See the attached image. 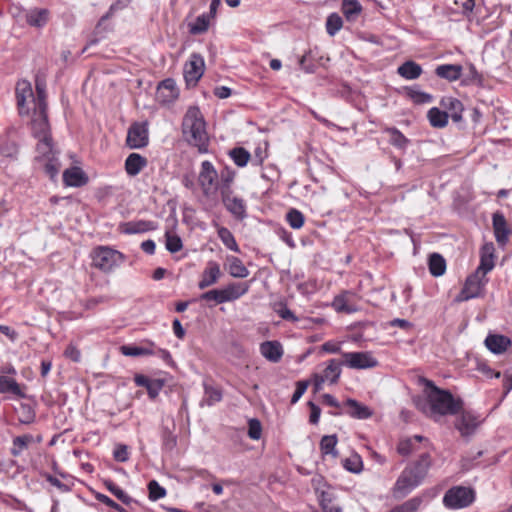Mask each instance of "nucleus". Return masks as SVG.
Here are the masks:
<instances>
[{"mask_svg": "<svg viewBox=\"0 0 512 512\" xmlns=\"http://www.w3.org/2000/svg\"><path fill=\"white\" fill-rule=\"evenodd\" d=\"M157 228V224L150 220H133L120 223L119 230L123 234L133 235L142 234L153 231Z\"/></svg>", "mask_w": 512, "mask_h": 512, "instance_id": "nucleus-17", "label": "nucleus"}, {"mask_svg": "<svg viewBox=\"0 0 512 512\" xmlns=\"http://www.w3.org/2000/svg\"><path fill=\"white\" fill-rule=\"evenodd\" d=\"M35 420V412L28 404L21 405V415L19 416V421L22 424H30Z\"/></svg>", "mask_w": 512, "mask_h": 512, "instance_id": "nucleus-61", "label": "nucleus"}, {"mask_svg": "<svg viewBox=\"0 0 512 512\" xmlns=\"http://www.w3.org/2000/svg\"><path fill=\"white\" fill-rule=\"evenodd\" d=\"M222 275L220 265L216 261H208L201 273L198 288L204 290L218 282Z\"/></svg>", "mask_w": 512, "mask_h": 512, "instance_id": "nucleus-16", "label": "nucleus"}, {"mask_svg": "<svg viewBox=\"0 0 512 512\" xmlns=\"http://www.w3.org/2000/svg\"><path fill=\"white\" fill-rule=\"evenodd\" d=\"M429 444V440L421 435L404 437L399 440L397 452L402 456H408L421 448H427Z\"/></svg>", "mask_w": 512, "mask_h": 512, "instance_id": "nucleus-14", "label": "nucleus"}, {"mask_svg": "<svg viewBox=\"0 0 512 512\" xmlns=\"http://www.w3.org/2000/svg\"><path fill=\"white\" fill-rule=\"evenodd\" d=\"M344 468L352 473H359L362 470V461L359 456L355 455L344 459Z\"/></svg>", "mask_w": 512, "mask_h": 512, "instance_id": "nucleus-60", "label": "nucleus"}, {"mask_svg": "<svg viewBox=\"0 0 512 512\" xmlns=\"http://www.w3.org/2000/svg\"><path fill=\"white\" fill-rule=\"evenodd\" d=\"M425 500L424 495L414 496L392 508L389 512H418Z\"/></svg>", "mask_w": 512, "mask_h": 512, "instance_id": "nucleus-34", "label": "nucleus"}, {"mask_svg": "<svg viewBox=\"0 0 512 512\" xmlns=\"http://www.w3.org/2000/svg\"><path fill=\"white\" fill-rule=\"evenodd\" d=\"M333 497L329 492L322 491L319 503L324 512H341V508L332 505Z\"/></svg>", "mask_w": 512, "mask_h": 512, "instance_id": "nucleus-56", "label": "nucleus"}, {"mask_svg": "<svg viewBox=\"0 0 512 512\" xmlns=\"http://www.w3.org/2000/svg\"><path fill=\"white\" fill-rule=\"evenodd\" d=\"M35 89H36L37 95L34 99V105L37 107L47 108L46 81L44 78H42L38 75L35 78Z\"/></svg>", "mask_w": 512, "mask_h": 512, "instance_id": "nucleus-46", "label": "nucleus"}, {"mask_svg": "<svg viewBox=\"0 0 512 512\" xmlns=\"http://www.w3.org/2000/svg\"><path fill=\"white\" fill-rule=\"evenodd\" d=\"M228 272L234 278H246L249 270L245 267L241 259L235 256H228Z\"/></svg>", "mask_w": 512, "mask_h": 512, "instance_id": "nucleus-35", "label": "nucleus"}, {"mask_svg": "<svg viewBox=\"0 0 512 512\" xmlns=\"http://www.w3.org/2000/svg\"><path fill=\"white\" fill-rule=\"evenodd\" d=\"M221 200L227 211L237 220L247 217V206L243 198L235 196L233 191L222 192Z\"/></svg>", "mask_w": 512, "mask_h": 512, "instance_id": "nucleus-11", "label": "nucleus"}, {"mask_svg": "<svg viewBox=\"0 0 512 512\" xmlns=\"http://www.w3.org/2000/svg\"><path fill=\"white\" fill-rule=\"evenodd\" d=\"M205 71V61L199 53H192L184 65V79L188 87H195Z\"/></svg>", "mask_w": 512, "mask_h": 512, "instance_id": "nucleus-5", "label": "nucleus"}, {"mask_svg": "<svg viewBox=\"0 0 512 512\" xmlns=\"http://www.w3.org/2000/svg\"><path fill=\"white\" fill-rule=\"evenodd\" d=\"M200 300L206 302L213 301L215 304H222L227 302L222 289H212L204 292L200 295Z\"/></svg>", "mask_w": 512, "mask_h": 512, "instance_id": "nucleus-54", "label": "nucleus"}, {"mask_svg": "<svg viewBox=\"0 0 512 512\" xmlns=\"http://www.w3.org/2000/svg\"><path fill=\"white\" fill-rule=\"evenodd\" d=\"M386 131H389L391 136H390V142L398 147L399 149H405L407 144H408V139L400 133L399 130L395 129V128H391V129H386Z\"/></svg>", "mask_w": 512, "mask_h": 512, "instance_id": "nucleus-59", "label": "nucleus"}, {"mask_svg": "<svg viewBox=\"0 0 512 512\" xmlns=\"http://www.w3.org/2000/svg\"><path fill=\"white\" fill-rule=\"evenodd\" d=\"M226 301L231 302L239 299L245 295L249 290L247 283H230L226 287L222 288Z\"/></svg>", "mask_w": 512, "mask_h": 512, "instance_id": "nucleus-33", "label": "nucleus"}, {"mask_svg": "<svg viewBox=\"0 0 512 512\" xmlns=\"http://www.w3.org/2000/svg\"><path fill=\"white\" fill-rule=\"evenodd\" d=\"M6 393H10L20 398L25 397V393L14 378L0 375V394Z\"/></svg>", "mask_w": 512, "mask_h": 512, "instance_id": "nucleus-32", "label": "nucleus"}, {"mask_svg": "<svg viewBox=\"0 0 512 512\" xmlns=\"http://www.w3.org/2000/svg\"><path fill=\"white\" fill-rule=\"evenodd\" d=\"M431 466V455L428 452H423L417 460L409 463L405 469L409 470L413 477L422 483L428 475Z\"/></svg>", "mask_w": 512, "mask_h": 512, "instance_id": "nucleus-15", "label": "nucleus"}, {"mask_svg": "<svg viewBox=\"0 0 512 512\" xmlns=\"http://www.w3.org/2000/svg\"><path fill=\"white\" fill-rule=\"evenodd\" d=\"M262 427L257 419H250L248 423V435L253 440H258L261 437Z\"/></svg>", "mask_w": 512, "mask_h": 512, "instance_id": "nucleus-64", "label": "nucleus"}, {"mask_svg": "<svg viewBox=\"0 0 512 512\" xmlns=\"http://www.w3.org/2000/svg\"><path fill=\"white\" fill-rule=\"evenodd\" d=\"M422 72L421 65L412 60L405 61L397 69V73L406 80H415L421 76Z\"/></svg>", "mask_w": 512, "mask_h": 512, "instance_id": "nucleus-31", "label": "nucleus"}, {"mask_svg": "<svg viewBox=\"0 0 512 512\" xmlns=\"http://www.w3.org/2000/svg\"><path fill=\"white\" fill-rule=\"evenodd\" d=\"M343 26V20L337 13H331L326 19V31L330 36L336 35Z\"/></svg>", "mask_w": 512, "mask_h": 512, "instance_id": "nucleus-50", "label": "nucleus"}, {"mask_svg": "<svg viewBox=\"0 0 512 512\" xmlns=\"http://www.w3.org/2000/svg\"><path fill=\"white\" fill-rule=\"evenodd\" d=\"M486 348L493 354L500 355L508 350L512 341L508 336L489 333L484 341Z\"/></svg>", "mask_w": 512, "mask_h": 512, "instance_id": "nucleus-18", "label": "nucleus"}, {"mask_svg": "<svg viewBox=\"0 0 512 512\" xmlns=\"http://www.w3.org/2000/svg\"><path fill=\"white\" fill-rule=\"evenodd\" d=\"M476 499V492L471 487L453 486L443 496V505L447 509L459 510L469 507Z\"/></svg>", "mask_w": 512, "mask_h": 512, "instance_id": "nucleus-4", "label": "nucleus"}, {"mask_svg": "<svg viewBox=\"0 0 512 512\" xmlns=\"http://www.w3.org/2000/svg\"><path fill=\"white\" fill-rule=\"evenodd\" d=\"M338 438L335 434L325 435L320 440V450L323 455H331L333 457L338 456L336 445Z\"/></svg>", "mask_w": 512, "mask_h": 512, "instance_id": "nucleus-43", "label": "nucleus"}, {"mask_svg": "<svg viewBox=\"0 0 512 512\" xmlns=\"http://www.w3.org/2000/svg\"><path fill=\"white\" fill-rule=\"evenodd\" d=\"M104 485L106 489L123 504L130 505L133 502V498L130 495H128L121 487L115 484L112 480H105Z\"/></svg>", "mask_w": 512, "mask_h": 512, "instance_id": "nucleus-45", "label": "nucleus"}, {"mask_svg": "<svg viewBox=\"0 0 512 512\" xmlns=\"http://www.w3.org/2000/svg\"><path fill=\"white\" fill-rule=\"evenodd\" d=\"M341 366H343L342 361L338 362L336 359H331L321 375L330 384H335L340 378Z\"/></svg>", "mask_w": 512, "mask_h": 512, "instance_id": "nucleus-36", "label": "nucleus"}, {"mask_svg": "<svg viewBox=\"0 0 512 512\" xmlns=\"http://www.w3.org/2000/svg\"><path fill=\"white\" fill-rule=\"evenodd\" d=\"M362 11V6L357 0H343L342 12L348 21H355Z\"/></svg>", "mask_w": 512, "mask_h": 512, "instance_id": "nucleus-40", "label": "nucleus"}, {"mask_svg": "<svg viewBox=\"0 0 512 512\" xmlns=\"http://www.w3.org/2000/svg\"><path fill=\"white\" fill-rule=\"evenodd\" d=\"M165 247L170 253H177L183 248L181 238L170 231L165 233Z\"/></svg>", "mask_w": 512, "mask_h": 512, "instance_id": "nucleus-52", "label": "nucleus"}, {"mask_svg": "<svg viewBox=\"0 0 512 512\" xmlns=\"http://www.w3.org/2000/svg\"><path fill=\"white\" fill-rule=\"evenodd\" d=\"M421 484L409 470L404 468L392 488V495L397 500L403 499Z\"/></svg>", "mask_w": 512, "mask_h": 512, "instance_id": "nucleus-8", "label": "nucleus"}, {"mask_svg": "<svg viewBox=\"0 0 512 512\" xmlns=\"http://www.w3.org/2000/svg\"><path fill=\"white\" fill-rule=\"evenodd\" d=\"M408 97L416 104H426L432 102V95L421 91L418 87L407 88Z\"/></svg>", "mask_w": 512, "mask_h": 512, "instance_id": "nucleus-49", "label": "nucleus"}, {"mask_svg": "<svg viewBox=\"0 0 512 512\" xmlns=\"http://www.w3.org/2000/svg\"><path fill=\"white\" fill-rule=\"evenodd\" d=\"M222 399V393L219 389L209 386L207 384L204 385V402L208 406H212L217 402H220Z\"/></svg>", "mask_w": 512, "mask_h": 512, "instance_id": "nucleus-53", "label": "nucleus"}, {"mask_svg": "<svg viewBox=\"0 0 512 512\" xmlns=\"http://www.w3.org/2000/svg\"><path fill=\"white\" fill-rule=\"evenodd\" d=\"M494 251L495 248L493 243L484 244L480 250V263L475 272L482 275V277H486V274L489 273L495 266Z\"/></svg>", "mask_w": 512, "mask_h": 512, "instance_id": "nucleus-20", "label": "nucleus"}, {"mask_svg": "<svg viewBox=\"0 0 512 512\" xmlns=\"http://www.w3.org/2000/svg\"><path fill=\"white\" fill-rule=\"evenodd\" d=\"M163 386H164V381L163 380L152 379L151 382L146 387L149 398L155 399L159 395V393L162 390Z\"/></svg>", "mask_w": 512, "mask_h": 512, "instance_id": "nucleus-62", "label": "nucleus"}, {"mask_svg": "<svg viewBox=\"0 0 512 512\" xmlns=\"http://www.w3.org/2000/svg\"><path fill=\"white\" fill-rule=\"evenodd\" d=\"M463 73V67L459 64H441L435 68V74L449 82L459 80Z\"/></svg>", "mask_w": 512, "mask_h": 512, "instance_id": "nucleus-25", "label": "nucleus"}, {"mask_svg": "<svg viewBox=\"0 0 512 512\" xmlns=\"http://www.w3.org/2000/svg\"><path fill=\"white\" fill-rule=\"evenodd\" d=\"M149 499L157 501L166 496V490L156 480H151L148 483Z\"/></svg>", "mask_w": 512, "mask_h": 512, "instance_id": "nucleus-57", "label": "nucleus"}, {"mask_svg": "<svg viewBox=\"0 0 512 512\" xmlns=\"http://www.w3.org/2000/svg\"><path fill=\"white\" fill-rule=\"evenodd\" d=\"M478 425V418L471 413H462L455 422V427L462 436L473 434Z\"/></svg>", "mask_w": 512, "mask_h": 512, "instance_id": "nucleus-24", "label": "nucleus"}, {"mask_svg": "<svg viewBox=\"0 0 512 512\" xmlns=\"http://www.w3.org/2000/svg\"><path fill=\"white\" fill-rule=\"evenodd\" d=\"M147 159L138 153H131L125 160V171L129 176L138 175L146 166Z\"/></svg>", "mask_w": 512, "mask_h": 512, "instance_id": "nucleus-29", "label": "nucleus"}, {"mask_svg": "<svg viewBox=\"0 0 512 512\" xmlns=\"http://www.w3.org/2000/svg\"><path fill=\"white\" fill-rule=\"evenodd\" d=\"M50 12L46 8H32L26 13L28 25L36 28L44 27L49 21Z\"/></svg>", "mask_w": 512, "mask_h": 512, "instance_id": "nucleus-27", "label": "nucleus"}, {"mask_svg": "<svg viewBox=\"0 0 512 512\" xmlns=\"http://www.w3.org/2000/svg\"><path fill=\"white\" fill-rule=\"evenodd\" d=\"M343 412L352 418L364 420L372 416V410L355 399H347L343 405Z\"/></svg>", "mask_w": 512, "mask_h": 512, "instance_id": "nucleus-19", "label": "nucleus"}, {"mask_svg": "<svg viewBox=\"0 0 512 512\" xmlns=\"http://www.w3.org/2000/svg\"><path fill=\"white\" fill-rule=\"evenodd\" d=\"M424 384L425 400H417L416 406L431 417L455 415L462 408V401L455 399L448 390L437 387L433 381L421 378Z\"/></svg>", "mask_w": 512, "mask_h": 512, "instance_id": "nucleus-1", "label": "nucleus"}, {"mask_svg": "<svg viewBox=\"0 0 512 512\" xmlns=\"http://www.w3.org/2000/svg\"><path fill=\"white\" fill-rule=\"evenodd\" d=\"M217 234L219 239L229 250L236 253L240 252V248L236 242V239L228 228L224 226L218 227Z\"/></svg>", "mask_w": 512, "mask_h": 512, "instance_id": "nucleus-42", "label": "nucleus"}, {"mask_svg": "<svg viewBox=\"0 0 512 512\" xmlns=\"http://www.w3.org/2000/svg\"><path fill=\"white\" fill-rule=\"evenodd\" d=\"M261 355L272 363H277L283 356V347L279 341H265L260 344Z\"/></svg>", "mask_w": 512, "mask_h": 512, "instance_id": "nucleus-23", "label": "nucleus"}, {"mask_svg": "<svg viewBox=\"0 0 512 512\" xmlns=\"http://www.w3.org/2000/svg\"><path fill=\"white\" fill-rule=\"evenodd\" d=\"M488 280L477 272L469 275L459 295L460 300H470L478 297Z\"/></svg>", "mask_w": 512, "mask_h": 512, "instance_id": "nucleus-10", "label": "nucleus"}, {"mask_svg": "<svg viewBox=\"0 0 512 512\" xmlns=\"http://www.w3.org/2000/svg\"><path fill=\"white\" fill-rule=\"evenodd\" d=\"M427 117L432 127L444 128L448 124V113L437 107L429 109Z\"/></svg>", "mask_w": 512, "mask_h": 512, "instance_id": "nucleus-38", "label": "nucleus"}, {"mask_svg": "<svg viewBox=\"0 0 512 512\" xmlns=\"http://www.w3.org/2000/svg\"><path fill=\"white\" fill-rule=\"evenodd\" d=\"M154 345L152 341H145L141 345H123L120 351L125 356H148L154 354Z\"/></svg>", "mask_w": 512, "mask_h": 512, "instance_id": "nucleus-26", "label": "nucleus"}, {"mask_svg": "<svg viewBox=\"0 0 512 512\" xmlns=\"http://www.w3.org/2000/svg\"><path fill=\"white\" fill-rule=\"evenodd\" d=\"M63 181L67 186L81 187L87 183L88 178L81 168L72 167L64 171Z\"/></svg>", "mask_w": 512, "mask_h": 512, "instance_id": "nucleus-28", "label": "nucleus"}, {"mask_svg": "<svg viewBox=\"0 0 512 512\" xmlns=\"http://www.w3.org/2000/svg\"><path fill=\"white\" fill-rule=\"evenodd\" d=\"M492 225L496 241L501 245H505L508 241L510 231L507 227V221L504 215L500 212L494 213L492 216Z\"/></svg>", "mask_w": 512, "mask_h": 512, "instance_id": "nucleus-22", "label": "nucleus"}, {"mask_svg": "<svg viewBox=\"0 0 512 512\" xmlns=\"http://www.w3.org/2000/svg\"><path fill=\"white\" fill-rule=\"evenodd\" d=\"M218 177L219 174L210 161L201 163L198 181L204 195L208 196L218 190Z\"/></svg>", "mask_w": 512, "mask_h": 512, "instance_id": "nucleus-7", "label": "nucleus"}, {"mask_svg": "<svg viewBox=\"0 0 512 512\" xmlns=\"http://www.w3.org/2000/svg\"><path fill=\"white\" fill-rule=\"evenodd\" d=\"M184 140L198 149L201 154L208 152L209 136L202 112L197 106H190L182 119L181 125Z\"/></svg>", "mask_w": 512, "mask_h": 512, "instance_id": "nucleus-2", "label": "nucleus"}, {"mask_svg": "<svg viewBox=\"0 0 512 512\" xmlns=\"http://www.w3.org/2000/svg\"><path fill=\"white\" fill-rule=\"evenodd\" d=\"M33 436L31 434H24L21 436H17L12 441V447L10 453L17 457L22 454V452L28 448L29 444L33 442Z\"/></svg>", "mask_w": 512, "mask_h": 512, "instance_id": "nucleus-41", "label": "nucleus"}, {"mask_svg": "<svg viewBox=\"0 0 512 512\" xmlns=\"http://www.w3.org/2000/svg\"><path fill=\"white\" fill-rule=\"evenodd\" d=\"M285 219L293 229H300L304 225L305 221L303 213L295 208H291L286 213Z\"/></svg>", "mask_w": 512, "mask_h": 512, "instance_id": "nucleus-51", "label": "nucleus"}, {"mask_svg": "<svg viewBox=\"0 0 512 512\" xmlns=\"http://www.w3.org/2000/svg\"><path fill=\"white\" fill-rule=\"evenodd\" d=\"M331 305L336 312L354 313L359 309L358 295L353 291L345 290L334 297Z\"/></svg>", "mask_w": 512, "mask_h": 512, "instance_id": "nucleus-12", "label": "nucleus"}, {"mask_svg": "<svg viewBox=\"0 0 512 512\" xmlns=\"http://www.w3.org/2000/svg\"><path fill=\"white\" fill-rule=\"evenodd\" d=\"M210 15L204 13L199 15L193 23L189 24V32L198 35L206 32L210 26Z\"/></svg>", "mask_w": 512, "mask_h": 512, "instance_id": "nucleus-47", "label": "nucleus"}, {"mask_svg": "<svg viewBox=\"0 0 512 512\" xmlns=\"http://www.w3.org/2000/svg\"><path fill=\"white\" fill-rule=\"evenodd\" d=\"M125 255L109 246H98L91 252L92 265L104 273H110L125 261Z\"/></svg>", "mask_w": 512, "mask_h": 512, "instance_id": "nucleus-3", "label": "nucleus"}, {"mask_svg": "<svg viewBox=\"0 0 512 512\" xmlns=\"http://www.w3.org/2000/svg\"><path fill=\"white\" fill-rule=\"evenodd\" d=\"M218 174V190L220 194H222V192L232 191L231 184L234 181L236 175L235 171L232 168L226 166Z\"/></svg>", "mask_w": 512, "mask_h": 512, "instance_id": "nucleus-37", "label": "nucleus"}, {"mask_svg": "<svg viewBox=\"0 0 512 512\" xmlns=\"http://www.w3.org/2000/svg\"><path fill=\"white\" fill-rule=\"evenodd\" d=\"M441 106L445 108L448 117L454 122H459L462 119L463 105L460 100L454 97H444L441 100Z\"/></svg>", "mask_w": 512, "mask_h": 512, "instance_id": "nucleus-30", "label": "nucleus"}, {"mask_svg": "<svg viewBox=\"0 0 512 512\" xmlns=\"http://www.w3.org/2000/svg\"><path fill=\"white\" fill-rule=\"evenodd\" d=\"M428 265L430 273L435 277L442 276L446 271V261L439 253L430 255Z\"/></svg>", "mask_w": 512, "mask_h": 512, "instance_id": "nucleus-39", "label": "nucleus"}, {"mask_svg": "<svg viewBox=\"0 0 512 512\" xmlns=\"http://www.w3.org/2000/svg\"><path fill=\"white\" fill-rule=\"evenodd\" d=\"M274 311L280 318L284 320L291 321L293 323L299 320L298 317L295 316V314L287 307L286 303L284 302L275 303Z\"/></svg>", "mask_w": 512, "mask_h": 512, "instance_id": "nucleus-55", "label": "nucleus"}, {"mask_svg": "<svg viewBox=\"0 0 512 512\" xmlns=\"http://www.w3.org/2000/svg\"><path fill=\"white\" fill-rule=\"evenodd\" d=\"M229 156L238 167H245L251 157L250 153L243 147H236L230 150Z\"/></svg>", "mask_w": 512, "mask_h": 512, "instance_id": "nucleus-48", "label": "nucleus"}, {"mask_svg": "<svg viewBox=\"0 0 512 512\" xmlns=\"http://www.w3.org/2000/svg\"><path fill=\"white\" fill-rule=\"evenodd\" d=\"M37 139H38V143H37L36 149H37V152H38L40 158L46 159V158L55 156L51 136H47V137L44 136L42 138H37Z\"/></svg>", "mask_w": 512, "mask_h": 512, "instance_id": "nucleus-44", "label": "nucleus"}, {"mask_svg": "<svg viewBox=\"0 0 512 512\" xmlns=\"http://www.w3.org/2000/svg\"><path fill=\"white\" fill-rule=\"evenodd\" d=\"M95 498L105 504L106 506L118 511V512H127L121 505H119L118 503H116L114 500H112L110 497H108L107 495L105 494H102V493H99L97 492L95 494Z\"/></svg>", "mask_w": 512, "mask_h": 512, "instance_id": "nucleus-63", "label": "nucleus"}, {"mask_svg": "<svg viewBox=\"0 0 512 512\" xmlns=\"http://www.w3.org/2000/svg\"><path fill=\"white\" fill-rule=\"evenodd\" d=\"M149 143V131L146 122L133 123L127 132L126 144L131 149H141Z\"/></svg>", "mask_w": 512, "mask_h": 512, "instance_id": "nucleus-9", "label": "nucleus"}, {"mask_svg": "<svg viewBox=\"0 0 512 512\" xmlns=\"http://www.w3.org/2000/svg\"><path fill=\"white\" fill-rule=\"evenodd\" d=\"M47 108L34 107V117L31 121L32 134L35 138L51 136Z\"/></svg>", "mask_w": 512, "mask_h": 512, "instance_id": "nucleus-13", "label": "nucleus"}, {"mask_svg": "<svg viewBox=\"0 0 512 512\" xmlns=\"http://www.w3.org/2000/svg\"><path fill=\"white\" fill-rule=\"evenodd\" d=\"M342 364L350 369H368L375 367L378 362L370 352L357 351L342 353Z\"/></svg>", "mask_w": 512, "mask_h": 512, "instance_id": "nucleus-6", "label": "nucleus"}, {"mask_svg": "<svg viewBox=\"0 0 512 512\" xmlns=\"http://www.w3.org/2000/svg\"><path fill=\"white\" fill-rule=\"evenodd\" d=\"M15 93L19 113H28L26 102L29 98L35 99L31 83L27 80H19L16 84Z\"/></svg>", "mask_w": 512, "mask_h": 512, "instance_id": "nucleus-21", "label": "nucleus"}, {"mask_svg": "<svg viewBox=\"0 0 512 512\" xmlns=\"http://www.w3.org/2000/svg\"><path fill=\"white\" fill-rule=\"evenodd\" d=\"M158 90L160 92L167 90L168 94L166 95V98L168 99H174L178 96V89L176 87L174 79L172 78H167L161 81L160 84L158 85Z\"/></svg>", "mask_w": 512, "mask_h": 512, "instance_id": "nucleus-58", "label": "nucleus"}]
</instances>
